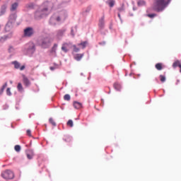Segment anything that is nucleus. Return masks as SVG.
<instances>
[{"instance_id": "1", "label": "nucleus", "mask_w": 181, "mask_h": 181, "mask_svg": "<svg viewBox=\"0 0 181 181\" xmlns=\"http://www.w3.org/2000/svg\"><path fill=\"white\" fill-rule=\"evenodd\" d=\"M42 8L35 12V19H40L47 16L48 11L53 8V4L52 2L45 1L42 4Z\"/></svg>"}, {"instance_id": "2", "label": "nucleus", "mask_w": 181, "mask_h": 181, "mask_svg": "<svg viewBox=\"0 0 181 181\" xmlns=\"http://www.w3.org/2000/svg\"><path fill=\"white\" fill-rule=\"evenodd\" d=\"M171 0H155L153 4V11L161 12L167 8Z\"/></svg>"}, {"instance_id": "3", "label": "nucleus", "mask_w": 181, "mask_h": 181, "mask_svg": "<svg viewBox=\"0 0 181 181\" xmlns=\"http://www.w3.org/2000/svg\"><path fill=\"white\" fill-rule=\"evenodd\" d=\"M1 177L6 180H11L15 178V173L10 170H6L1 173Z\"/></svg>"}, {"instance_id": "4", "label": "nucleus", "mask_w": 181, "mask_h": 181, "mask_svg": "<svg viewBox=\"0 0 181 181\" xmlns=\"http://www.w3.org/2000/svg\"><path fill=\"white\" fill-rule=\"evenodd\" d=\"M50 43H52V40L49 37H45L40 40V45L44 49L49 47Z\"/></svg>"}, {"instance_id": "5", "label": "nucleus", "mask_w": 181, "mask_h": 181, "mask_svg": "<svg viewBox=\"0 0 181 181\" xmlns=\"http://www.w3.org/2000/svg\"><path fill=\"white\" fill-rule=\"evenodd\" d=\"M74 45L71 42H65L62 44V47H61V49L64 51V52L66 53L69 51V49L72 47Z\"/></svg>"}, {"instance_id": "6", "label": "nucleus", "mask_w": 181, "mask_h": 181, "mask_svg": "<svg viewBox=\"0 0 181 181\" xmlns=\"http://www.w3.org/2000/svg\"><path fill=\"white\" fill-rule=\"evenodd\" d=\"M33 34L34 30L31 28H27L23 30V35H25V37H29L30 36H33Z\"/></svg>"}, {"instance_id": "7", "label": "nucleus", "mask_w": 181, "mask_h": 181, "mask_svg": "<svg viewBox=\"0 0 181 181\" xmlns=\"http://www.w3.org/2000/svg\"><path fill=\"white\" fill-rule=\"evenodd\" d=\"M22 81L25 87H29L30 86V81H29V79L25 75H22Z\"/></svg>"}, {"instance_id": "8", "label": "nucleus", "mask_w": 181, "mask_h": 181, "mask_svg": "<svg viewBox=\"0 0 181 181\" xmlns=\"http://www.w3.org/2000/svg\"><path fill=\"white\" fill-rule=\"evenodd\" d=\"M18 18L16 13L10 14L8 17V23H13L16 21V18Z\"/></svg>"}, {"instance_id": "9", "label": "nucleus", "mask_w": 181, "mask_h": 181, "mask_svg": "<svg viewBox=\"0 0 181 181\" xmlns=\"http://www.w3.org/2000/svg\"><path fill=\"white\" fill-rule=\"evenodd\" d=\"M11 64H13V65H15V69H19L21 71H23L25 69V66H21V64H19V62L16 61L11 62Z\"/></svg>"}, {"instance_id": "10", "label": "nucleus", "mask_w": 181, "mask_h": 181, "mask_svg": "<svg viewBox=\"0 0 181 181\" xmlns=\"http://www.w3.org/2000/svg\"><path fill=\"white\" fill-rule=\"evenodd\" d=\"M25 153H26V158L28 160H31L34 157V151L33 150H26Z\"/></svg>"}, {"instance_id": "11", "label": "nucleus", "mask_w": 181, "mask_h": 181, "mask_svg": "<svg viewBox=\"0 0 181 181\" xmlns=\"http://www.w3.org/2000/svg\"><path fill=\"white\" fill-rule=\"evenodd\" d=\"M60 21V17H52L50 18V25H56V22H59Z\"/></svg>"}, {"instance_id": "12", "label": "nucleus", "mask_w": 181, "mask_h": 181, "mask_svg": "<svg viewBox=\"0 0 181 181\" xmlns=\"http://www.w3.org/2000/svg\"><path fill=\"white\" fill-rule=\"evenodd\" d=\"M28 51L31 52V54L34 53V52L35 51V45H34V43L31 42L30 44H28Z\"/></svg>"}, {"instance_id": "13", "label": "nucleus", "mask_w": 181, "mask_h": 181, "mask_svg": "<svg viewBox=\"0 0 181 181\" xmlns=\"http://www.w3.org/2000/svg\"><path fill=\"white\" fill-rule=\"evenodd\" d=\"M18 6H19V4H18V2L13 3L10 6V11L11 12L16 11V9H18Z\"/></svg>"}, {"instance_id": "14", "label": "nucleus", "mask_w": 181, "mask_h": 181, "mask_svg": "<svg viewBox=\"0 0 181 181\" xmlns=\"http://www.w3.org/2000/svg\"><path fill=\"white\" fill-rule=\"evenodd\" d=\"M65 32H66V30L65 28L60 29L56 32V36L57 37H62L63 34H64Z\"/></svg>"}, {"instance_id": "15", "label": "nucleus", "mask_w": 181, "mask_h": 181, "mask_svg": "<svg viewBox=\"0 0 181 181\" xmlns=\"http://www.w3.org/2000/svg\"><path fill=\"white\" fill-rule=\"evenodd\" d=\"M83 57H84V54H75V56H74V59L76 62H80L81 60V59L83 58Z\"/></svg>"}, {"instance_id": "16", "label": "nucleus", "mask_w": 181, "mask_h": 181, "mask_svg": "<svg viewBox=\"0 0 181 181\" xmlns=\"http://www.w3.org/2000/svg\"><path fill=\"white\" fill-rule=\"evenodd\" d=\"M57 49V44H54L50 50L52 56H56V50Z\"/></svg>"}, {"instance_id": "17", "label": "nucleus", "mask_w": 181, "mask_h": 181, "mask_svg": "<svg viewBox=\"0 0 181 181\" xmlns=\"http://www.w3.org/2000/svg\"><path fill=\"white\" fill-rule=\"evenodd\" d=\"M83 105L81 103L74 102V107L76 110L81 109Z\"/></svg>"}, {"instance_id": "18", "label": "nucleus", "mask_w": 181, "mask_h": 181, "mask_svg": "<svg viewBox=\"0 0 181 181\" xmlns=\"http://www.w3.org/2000/svg\"><path fill=\"white\" fill-rule=\"evenodd\" d=\"M104 26H105V19H104L103 17V18H100V20L99 21V28H103Z\"/></svg>"}, {"instance_id": "19", "label": "nucleus", "mask_w": 181, "mask_h": 181, "mask_svg": "<svg viewBox=\"0 0 181 181\" xmlns=\"http://www.w3.org/2000/svg\"><path fill=\"white\" fill-rule=\"evenodd\" d=\"M155 69H156L158 71L163 70V64L158 63L155 64Z\"/></svg>"}, {"instance_id": "20", "label": "nucleus", "mask_w": 181, "mask_h": 181, "mask_svg": "<svg viewBox=\"0 0 181 181\" xmlns=\"http://www.w3.org/2000/svg\"><path fill=\"white\" fill-rule=\"evenodd\" d=\"M6 9H7V6L6 5L1 6V16L4 15V13H6Z\"/></svg>"}, {"instance_id": "21", "label": "nucleus", "mask_w": 181, "mask_h": 181, "mask_svg": "<svg viewBox=\"0 0 181 181\" xmlns=\"http://www.w3.org/2000/svg\"><path fill=\"white\" fill-rule=\"evenodd\" d=\"M179 67L181 69V64L179 61L173 63V68Z\"/></svg>"}, {"instance_id": "22", "label": "nucleus", "mask_w": 181, "mask_h": 181, "mask_svg": "<svg viewBox=\"0 0 181 181\" xmlns=\"http://www.w3.org/2000/svg\"><path fill=\"white\" fill-rule=\"evenodd\" d=\"M18 91H19V93L23 92V87L22 86V83H18Z\"/></svg>"}, {"instance_id": "23", "label": "nucleus", "mask_w": 181, "mask_h": 181, "mask_svg": "<svg viewBox=\"0 0 181 181\" xmlns=\"http://www.w3.org/2000/svg\"><path fill=\"white\" fill-rule=\"evenodd\" d=\"M49 122L50 124H52L53 127H56V122H54V120L53 119V118L49 119Z\"/></svg>"}, {"instance_id": "24", "label": "nucleus", "mask_w": 181, "mask_h": 181, "mask_svg": "<svg viewBox=\"0 0 181 181\" xmlns=\"http://www.w3.org/2000/svg\"><path fill=\"white\" fill-rule=\"evenodd\" d=\"M86 45H87V42H83L80 44H78V46H79V47L81 46L82 49H84V48H86Z\"/></svg>"}, {"instance_id": "25", "label": "nucleus", "mask_w": 181, "mask_h": 181, "mask_svg": "<svg viewBox=\"0 0 181 181\" xmlns=\"http://www.w3.org/2000/svg\"><path fill=\"white\" fill-rule=\"evenodd\" d=\"M66 125L69 127H74V122H72V120L69 119V120H68Z\"/></svg>"}, {"instance_id": "26", "label": "nucleus", "mask_w": 181, "mask_h": 181, "mask_svg": "<svg viewBox=\"0 0 181 181\" xmlns=\"http://www.w3.org/2000/svg\"><path fill=\"white\" fill-rule=\"evenodd\" d=\"M7 87V83H4L3 85V86L1 87V89L0 90V93H3V92L4 91V89Z\"/></svg>"}, {"instance_id": "27", "label": "nucleus", "mask_w": 181, "mask_h": 181, "mask_svg": "<svg viewBox=\"0 0 181 181\" xmlns=\"http://www.w3.org/2000/svg\"><path fill=\"white\" fill-rule=\"evenodd\" d=\"M64 100H65L66 101H69L71 100V96L69 95L66 94L64 96Z\"/></svg>"}, {"instance_id": "28", "label": "nucleus", "mask_w": 181, "mask_h": 181, "mask_svg": "<svg viewBox=\"0 0 181 181\" xmlns=\"http://www.w3.org/2000/svg\"><path fill=\"white\" fill-rule=\"evenodd\" d=\"M72 48H74V52H80V48L76 47V45L72 46Z\"/></svg>"}, {"instance_id": "29", "label": "nucleus", "mask_w": 181, "mask_h": 181, "mask_svg": "<svg viewBox=\"0 0 181 181\" xmlns=\"http://www.w3.org/2000/svg\"><path fill=\"white\" fill-rule=\"evenodd\" d=\"M160 81H161L163 83L165 82V76L163 75H160Z\"/></svg>"}, {"instance_id": "30", "label": "nucleus", "mask_w": 181, "mask_h": 181, "mask_svg": "<svg viewBox=\"0 0 181 181\" xmlns=\"http://www.w3.org/2000/svg\"><path fill=\"white\" fill-rule=\"evenodd\" d=\"M15 151H16V152H20L21 151V146H19V145L15 146Z\"/></svg>"}, {"instance_id": "31", "label": "nucleus", "mask_w": 181, "mask_h": 181, "mask_svg": "<svg viewBox=\"0 0 181 181\" xmlns=\"http://www.w3.org/2000/svg\"><path fill=\"white\" fill-rule=\"evenodd\" d=\"M145 1H142V0H140L139 1V2H137V4H139V6H144L145 5Z\"/></svg>"}, {"instance_id": "32", "label": "nucleus", "mask_w": 181, "mask_h": 181, "mask_svg": "<svg viewBox=\"0 0 181 181\" xmlns=\"http://www.w3.org/2000/svg\"><path fill=\"white\" fill-rule=\"evenodd\" d=\"M64 141H65V142H69L71 141V138H69V136H65Z\"/></svg>"}, {"instance_id": "33", "label": "nucleus", "mask_w": 181, "mask_h": 181, "mask_svg": "<svg viewBox=\"0 0 181 181\" xmlns=\"http://www.w3.org/2000/svg\"><path fill=\"white\" fill-rule=\"evenodd\" d=\"M146 16H148V18H153L156 16V14H148Z\"/></svg>"}, {"instance_id": "34", "label": "nucleus", "mask_w": 181, "mask_h": 181, "mask_svg": "<svg viewBox=\"0 0 181 181\" xmlns=\"http://www.w3.org/2000/svg\"><path fill=\"white\" fill-rule=\"evenodd\" d=\"M6 93L8 96L11 95V92H10V88H7V90H6Z\"/></svg>"}, {"instance_id": "35", "label": "nucleus", "mask_w": 181, "mask_h": 181, "mask_svg": "<svg viewBox=\"0 0 181 181\" xmlns=\"http://www.w3.org/2000/svg\"><path fill=\"white\" fill-rule=\"evenodd\" d=\"M115 2L113 1L109 2V7L112 8L114 7Z\"/></svg>"}, {"instance_id": "36", "label": "nucleus", "mask_w": 181, "mask_h": 181, "mask_svg": "<svg viewBox=\"0 0 181 181\" xmlns=\"http://www.w3.org/2000/svg\"><path fill=\"white\" fill-rule=\"evenodd\" d=\"M26 135H28V136H30V130L29 129L26 130Z\"/></svg>"}, {"instance_id": "37", "label": "nucleus", "mask_w": 181, "mask_h": 181, "mask_svg": "<svg viewBox=\"0 0 181 181\" xmlns=\"http://www.w3.org/2000/svg\"><path fill=\"white\" fill-rule=\"evenodd\" d=\"M12 51H13V47H10L8 48V52L11 53Z\"/></svg>"}, {"instance_id": "38", "label": "nucleus", "mask_w": 181, "mask_h": 181, "mask_svg": "<svg viewBox=\"0 0 181 181\" xmlns=\"http://www.w3.org/2000/svg\"><path fill=\"white\" fill-rule=\"evenodd\" d=\"M118 86L119 85L117 83L114 84V88H115V89H117Z\"/></svg>"}, {"instance_id": "39", "label": "nucleus", "mask_w": 181, "mask_h": 181, "mask_svg": "<svg viewBox=\"0 0 181 181\" xmlns=\"http://www.w3.org/2000/svg\"><path fill=\"white\" fill-rule=\"evenodd\" d=\"M9 83H10V84L13 83V82H12V81H10Z\"/></svg>"}, {"instance_id": "40", "label": "nucleus", "mask_w": 181, "mask_h": 181, "mask_svg": "<svg viewBox=\"0 0 181 181\" xmlns=\"http://www.w3.org/2000/svg\"><path fill=\"white\" fill-rule=\"evenodd\" d=\"M120 16H119V14H118V17H119Z\"/></svg>"}, {"instance_id": "41", "label": "nucleus", "mask_w": 181, "mask_h": 181, "mask_svg": "<svg viewBox=\"0 0 181 181\" xmlns=\"http://www.w3.org/2000/svg\"><path fill=\"white\" fill-rule=\"evenodd\" d=\"M180 73H181V68H180Z\"/></svg>"}]
</instances>
